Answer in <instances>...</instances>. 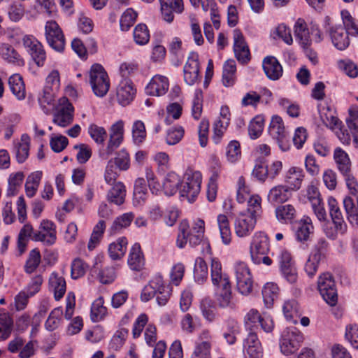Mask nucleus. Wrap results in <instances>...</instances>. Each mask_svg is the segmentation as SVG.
<instances>
[{
	"instance_id": "f257e3e1",
	"label": "nucleus",
	"mask_w": 358,
	"mask_h": 358,
	"mask_svg": "<svg viewBox=\"0 0 358 358\" xmlns=\"http://www.w3.org/2000/svg\"><path fill=\"white\" fill-rule=\"evenodd\" d=\"M204 231L205 224L202 220H196L191 229L187 220H182L178 227V234L176 240L177 246L183 248L189 242L191 246L194 247L203 243L210 250L209 243L203 241Z\"/></svg>"
},
{
	"instance_id": "f03ea898",
	"label": "nucleus",
	"mask_w": 358,
	"mask_h": 358,
	"mask_svg": "<svg viewBox=\"0 0 358 358\" xmlns=\"http://www.w3.org/2000/svg\"><path fill=\"white\" fill-rule=\"evenodd\" d=\"M171 292V287L164 283L161 275H157L145 286L141 292V299L143 301L147 302L155 296L158 305L163 306L169 300Z\"/></svg>"
},
{
	"instance_id": "7ed1b4c3",
	"label": "nucleus",
	"mask_w": 358,
	"mask_h": 358,
	"mask_svg": "<svg viewBox=\"0 0 358 358\" xmlns=\"http://www.w3.org/2000/svg\"><path fill=\"white\" fill-rule=\"evenodd\" d=\"M269 251V238L264 232L257 231L252 237L250 245V254L255 264L263 263L267 266L272 264L271 259L267 256Z\"/></svg>"
},
{
	"instance_id": "20e7f679",
	"label": "nucleus",
	"mask_w": 358,
	"mask_h": 358,
	"mask_svg": "<svg viewBox=\"0 0 358 358\" xmlns=\"http://www.w3.org/2000/svg\"><path fill=\"white\" fill-rule=\"evenodd\" d=\"M89 82L94 94L103 97L110 88V80L107 72L99 64H94L89 71Z\"/></svg>"
},
{
	"instance_id": "39448f33",
	"label": "nucleus",
	"mask_w": 358,
	"mask_h": 358,
	"mask_svg": "<svg viewBox=\"0 0 358 358\" xmlns=\"http://www.w3.org/2000/svg\"><path fill=\"white\" fill-rule=\"evenodd\" d=\"M345 122L349 129L348 130H342L341 127L338 128L340 131L337 133V136L340 141L346 145H349L351 138H353V142L355 145H358V106L354 105L348 109V116L345 119Z\"/></svg>"
},
{
	"instance_id": "423d86ee",
	"label": "nucleus",
	"mask_w": 358,
	"mask_h": 358,
	"mask_svg": "<svg viewBox=\"0 0 358 358\" xmlns=\"http://www.w3.org/2000/svg\"><path fill=\"white\" fill-rule=\"evenodd\" d=\"M324 29L333 45L340 50H343L350 45L349 34L342 24H334L329 17H325Z\"/></svg>"
},
{
	"instance_id": "0eeeda50",
	"label": "nucleus",
	"mask_w": 358,
	"mask_h": 358,
	"mask_svg": "<svg viewBox=\"0 0 358 358\" xmlns=\"http://www.w3.org/2000/svg\"><path fill=\"white\" fill-rule=\"evenodd\" d=\"M201 180L202 176L199 171L186 173L185 181L180 184L181 196L186 197L189 202L194 201L200 193Z\"/></svg>"
},
{
	"instance_id": "6e6552de",
	"label": "nucleus",
	"mask_w": 358,
	"mask_h": 358,
	"mask_svg": "<svg viewBox=\"0 0 358 358\" xmlns=\"http://www.w3.org/2000/svg\"><path fill=\"white\" fill-rule=\"evenodd\" d=\"M317 289L323 299L330 306L337 303L338 294L335 280L329 273L320 275L317 280Z\"/></svg>"
},
{
	"instance_id": "1a4fd4ad",
	"label": "nucleus",
	"mask_w": 358,
	"mask_h": 358,
	"mask_svg": "<svg viewBox=\"0 0 358 358\" xmlns=\"http://www.w3.org/2000/svg\"><path fill=\"white\" fill-rule=\"evenodd\" d=\"M303 341L302 334L296 328H287L281 335L280 348L282 354L289 355L296 352Z\"/></svg>"
},
{
	"instance_id": "9d476101",
	"label": "nucleus",
	"mask_w": 358,
	"mask_h": 358,
	"mask_svg": "<svg viewBox=\"0 0 358 358\" xmlns=\"http://www.w3.org/2000/svg\"><path fill=\"white\" fill-rule=\"evenodd\" d=\"M236 287L239 293L249 295L253 289V279L250 270L244 262H238L235 265Z\"/></svg>"
},
{
	"instance_id": "9b49d317",
	"label": "nucleus",
	"mask_w": 358,
	"mask_h": 358,
	"mask_svg": "<svg viewBox=\"0 0 358 358\" xmlns=\"http://www.w3.org/2000/svg\"><path fill=\"white\" fill-rule=\"evenodd\" d=\"M23 45L38 67L45 64L46 52L42 43L32 35H25L22 38Z\"/></svg>"
},
{
	"instance_id": "f8f14e48",
	"label": "nucleus",
	"mask_w": 358,
	"mask_h": 358,
	"mask_svg": "<svg viewBox=\"0 0 358 358\" xmlns=\"http://www.w3.org/2000/svg\"><path fill=\"white\" fill-rule=\"evenodd\" d=\"M213 337L209 329H204L198 334L191 358H211Z\"/></svg>"
},
{
	"instance_id": "ddd939ff",
	"label": "nucleus",
	"mask_w": 358,
	"mask_h": 358,
	"mask_svg": "<svg viewBox=\"0 0 358 358\" xmlns=\"http://www.w3.org/2000/svg\"><path fill=\"white\" fill-rule=\"evenodd\" d=\"M45 31L48 45L55 51L62 52L65 47V38L58 24L53 20L48 21Z\"/></svg>"
},
{
	"instance_id": "4468645a",
	"label": "nucleus",
	"mask_w": 358,
	"mask_h": 358,
	"mask_svg": "<svg viewBox=\"0 0 358 358\" xmlns=\"http://www.w3.org/2000/svg\"><path fill=\"white\" fill-rule=\"evenodd\" d=\"M57 110L53 118L55 124L62 127H66L72 122L73 107L66 97L63 96L59 99Z\"/></svg>"
},
{
	"instance_id": "2eb2a0df",
	"label": "nucleus",
	"mask_w": 358,
	"mask_h": 358,
	"mask_svg": "<svg viewBox=\"0 0 358 358\" xmlns=\"http://www.w3.org/2000/svg\"><path fill=\"white\" fill-rule=\"evenodd\" d=\"M32 239L35 241H41L47 246L55 244L57 240L55 223L48 220H43L40 224V231L34 234Z\"/></svg>"
},
{
	"instance_id": "dca6fc26",
	"label": "nucleus",
	"mask_w": 358,
	"mask_h": 358,
	"mask_svg": "<svg viewBox=\"0 0 358 358\" xmlns=\"http://www.w3.org/2000/svg\"><path fill=\"white\" fill-rule=\"evenodd\" d=\"M200 66L199 55L197 52H191L184 66V80L189 85L196 83L199 79Z\"/></svg>"
},
{
	"instance_id": "f3484780",
	"label": "nucleus",
	"mask_w": 358,
	"mask_h": 358,
	"mask_svg": "<svg viewBox=\"0 0 358 358\" xmlns=\"http://www.w3.org/2000/svg\"><path fill=\"white\" fill-rule=\"evenodd\" d=\"M257 219L247 214H241L234 221L236 235L240 238L247 237L254 230Z\"/></svg>"
},
{
	"instance_id": "a211bd4d",
	"label": "nucleus",
	"mask_w": 358,
	"mask_h": 358,
	"mask_svg": "<svg viewBox=\"0 0 358 358\" xmlns=\"http://www.w3.org/2000/svg\"><path fill=\"white\" fill-rule=\"evenodd\" d=\"M314 232V226L311 218L308 215L303 217L296 222L295 238L297 241L306 243L310 241V237Z\"/></svg>"
},
{
	"instance_id": "6ab92c4d",
	"label": "nucleus",
	"mask_w": 358,
	"mask_h": 358,
	"mask_svg": "<svg viewBox=\"0 0 358 358\" xmlns=\"http://www.w3.org/2000/svg\"><path fill=\"white\" fill-rule=\"evenodd\" d=\"M214 298L220 308L234 309L236 307L231 285L214 289Z\"/></svg>"
},
{
	"instance_id": "aec40b11",
	"label": "nucleus",
	"mask_w": 358,
	"mask_h": 358,
	"mask_svg": "<svg viewBox=\"0 0 358 358\" xmlns=\"http://www.w3.org/2000/svg\"><path fill=\"white\" fill-rule=\"evenodd\" d=\"M210 278L214 289L231 285L229 275L222 271V264L217 259H210Z\"/></svg>"
},
{
	"instance_id": "412c9836",
	"label": "nucleus",
	"mask_w": 358,
	"mask_h": 358,
	"mask_svg": "<svg viewBox=\"0 0 358 358\" xmlns=\"http://www.w3.org/2000/svg\"><path fill=\"white\" fill-rule=\"evenodd\" d=\"M163 19L169 23L173 21V13L180 14L184 10L183 0H159Z\"/></svg>"
},
{
	"instance_id": "4be33fe9",
	"label": "nucleus",
	"mask_w": 358,
	"mask_h": 358,
	"mask_svg": "<svg viewBox=\"0 0 358 358\" xmlns=\"http://www.w3.org/2000/svg\"><path fill=\"white\" fill-rule=\"evenodd\" d=\"M136 90L134 87L130 79H122L117 88V99L118 103L125 106L129 104L134 99Z\"/></svg>"
},
{
	"instance_id": "5701e85b",
	"label": "nucleus",
	"mask_w": 358,
	"mask_h": 358,
	"mask_svg": "<svg viewBox=\"0 0 358 358\" xmlns=\"http://www.w3.org/2000/svg\"><path fill=\"white\" fill-rule=\"evenodd\" d=\"M169 87V80L166 76L155 75L146 86L147 94L151 96H162L165 94Z\"/></svg>"
},
{
	"instance_id": "b1692460",
	"label": "nucleus",
	"mask_w": 358,
	"mask_h": 358,
	"mask_svg": "<svg viewBox=\"0 0 358 358\" xmlns=\"http://www.w3.org/2000/svg\"><path fill=\"white\" fill-rule=\"evenodd\" d=\"M268 133L273 138L278 141L279 146L282 150H287L288 148H284L281 144L286 137V131L282 119L280 116L275 115L272 117L268 127Z\"/></svg>"
},
{
	"instance_id": "393cba45",
	"label": "nucleus",
	"mask_w": 358,
	"mask_h": 358,
	"mask_svg": "<svg viewBox=\"0 0 358 358\" xmlns=\"http://www.w3.org/2000/svg\"><path fill=\"white\" fill-rule=\"evenodd\" d=\"M262 66L265 74L270 80H277L282 76V67L273 56L265 57Z\"/></svg>"
},
{
	"instance_id": "a878e982",
	"label": "nucleus",
	"mask_w": 358,
	"mask_h": 358,
	"mask_svg": "<svg viewBox=\"0 0 358 358\" xmlns=\"http://www.w3.org/2000/svg\"><path fill=\"white\" fill-rule=\"evenodd\" d=\"M292 192L285 185H278L268 192L267 199L272 204L286 202L292 196Z\"/></svg>"
},
{
	"instance_id": "bb28decb",
	"label": "nucleus",
	"mask_w": 358,
	"mask_h": 358,
	"mask_svg": "<svg viewBox=\"0 0 358 358\" xmlns=\"http://www.w3.org/2000/svg\"><path fill=\"white\" fill-rule=\"evenodd\" d=\"M0 56L7 63L22 66L24 61L17 51L10 44L0 43Z\"/></svg>"
},
{
	"instance_id": "cd10ccee",
	"label": "nucleus",
	"mask_w": 358,
	"mask_h": 358,
	"mask_svg": "<svg viewBox=\"0 0 358 358\" xmlns=\"http://www.w3.org/2000/svg\"><path fill=\"white\" fill-rule=\"evenodd\" d=\"M328 206L334 224L339 229L341 234H344L346 231V224L337 201L332 196L329 197Z\"/></svg>"
},
{
	"instance_id": "c85d7f7f",
	"label": "nucleus",
	"mask_w": 358,
	"mask_h": 358,
	"mask_svg": "<svg viewBox=\"0 0 358 358\" xmlns=\"http://www.w3.org/2000/svg\"><path fill=\"white\" fill-rule=\"evenodd\" d=\"M305 177L303 171L298 167H291L285 178V185L289 189L297 191L301 187L302 182Z\"/></svg>"
},
{
	"instance_id": "c756f323",
	"label": "nucleus",
	"mask_w": 358,
	"mask_h": 358,
	"mask_svg": "<svg viewBox=\"0 0 358 358\" xmlns=\"http://www.w3.org/2000/svg\"><path fill=\"white\" fill-rule=\"evenodd\" d=\"M128 265L133 271H139L143 269L145 264V259L139 243H134L130 249Z\"/></svg>"
},
{
	"instance_id": "7c9ffc66",
	"label": "nucleus",
	"mask_w": 358,
	"mask_h": 358,
	"mask_svg": "<svg viewBox=\"0 0 358 358\" xmlns=\"http://www.w3.org/2000/svg\"><path fill=\"white\" fill-rule=\"evenodd\" d=\"M343 206L349 222L353 226H358V201L355 197L346 196L343 199Z\"/></svg>"
},
{
	"instance_id": "2f4dec72",
	"label": "nucleus",
	"mask_w": 358,
	"mask_h": 358,
	"mask_svg": "<svg viewBox=\"0 0 358 358\" xmlns=\"http://www.w3.org/2000/svg\"><path fill=\"white\" fill-rule=\"evenodd\" d=\"M49 285L54 291L55 300H60L64 296L66 289L64 278L59 275V273L53 272L49 278Z\"/></svg>"
},
{
	"instance_id": "473e14b6",
	"label": "nucleus",
	"mask_w": 358,
	"mask_h": 358,
	"mask_svg": "<svg viewBox=\"0 0 358 358\" xmlns=\"http://www.w3.org/2000/svg\"><path fill=\"white\" fill-rule=\"evenodd\" d=\"M294 36L303 47L310 44V31L303 19L299 18L296 20L294 25Z\"/></svg>"
},
{
	"instance_id": "72a5a7b5",
	"label": "nucleus",
	"mask_w": 358,
	"mask_h": 358,
	"mask_svg": "<svg viewBox=\"0 0 358 358\" xmlns=\"http://www.w3.org/2000/svg\"><path fill=\"white\" fill-rule=\"evenodd\" d=\"M126 189L122 182H117L109 190L107 194V199L109 202L117 206L122 205L125 200Z\"/></svg>"
},
{
	"instance_id": "f704fd0d",
	"label": "nucleus",
	"mask_w": 358,
	"mask_h": 358,
	"mask_svg": "<svg viewBox=\"0 0 358 358\" xmlns=\"http://www.w3.org/2000/svg\"><path fill=\"white\" fill-rule=\"evenodd\" d=\"M128 244L125 237H120L109 245L108 254L113 260H117L122 258L127 251Z\"/></svg>"
},
{
	"instance_id": "c9c22d12",
	"label": "nucleus",
	"mask_w": 358,
	"mask_h": 358,
	"mask_svg": "<svg viewBox=\"0 0 358 358\" xmlns=\"http://www.w3.org/2000/svg\"><path fill=\"white\" fill-rule=\"evenodd\" d=\"M8 85L10 91L18 100H23L25 98V86L20 75L11 76L8 79Z\"/></svg>"
},
{
	"instance_id": "e433bc0d",
	"label": "nucleus",
	"mask_w": 358,
	"mask_h": 358,
	"mask_svg": "<svg viewBox=\"0 0 358 358\" xmlns=\"http://www.w3.org/2000/svg\"><path fill=\"white\" fill-rule=\"evenodd\" d=\"M236 65L234 59H228L223 65L222 83L225 87H231L235 83Z\"/></svg>"
},
{
	"instance_id": "4c0bfd02",
	"label": "nucleus",
	"mask_w": 358,
	"mask_h": 358,
	"mask_svg": "<svg viewBox=\"0 0 358 358\" xmlns=\"http://www.w3.org/2000/svg\"><path fill=\"white\" fill-rule=\"evenodd\" d=\"M181 184L180 176L174 172L169 173L164 178L163 182V190L166 195L173 196L178 190V187Z\"/></svg>"
},
{
	"instance_id": "58836bf2",
	"label": "nucleus",
	"mask_w": 358,
	"mask_h": 358,
	"mask_svg": "<svg viewBox=\"0 0 358 358\" xmlns=\"http://www.w3.org/2000/svg\"><path fill=\"white\" fill-rule=\"evenodd\" d=\"M134 217L135 215L131 212L125 213L116 217L108 230L110 234H115L122 229L128 227L131 224Z\"/></svg>"
},
{
	"instance_id": "ea45409f",
	"label": "nucleus",
	"mask_w": 358,
	"mask_h": 358,
	"mask_svg": "<svg viewBox=\"0 0 358 358\" xmlns=\"http://www.w3.org/2000/svg\"><path fill=\"white\" fill-rule=\"evenodd\" d=\"M279 294V288L277 284L274 282H267L262 289V297L264 303L267 308H271L273 305L274 301Z\"/></svg>"
},
{
	"instance_id": "a19ab883",
	"label": "nucleus",
	"mask_w": 358,
	"mask_h": 358,
	"mask_svg": "<svg viewBox=\"0 0 358 358\" xmlns=\"http://www.w3.org/2000/svg\"><path fill=\"white\" fill-rule=\"evenodd\" d=\"M29 137L26 134H23L21 136L20 142L15 145L14 149L16 159L20 164L23 163L29 156Z\"/></svg>"
},
{
	"instance_id": "79ce46f5",
	"label": "nucleus",
	"mask_w": 358,
	"mask_h": 358,
	"mask_svg": "<svg viewBox=\"0 0 358 358\" xmlns=\"http://www.w3.org/2000/svg\"><path fill=\"white\" fill-rule=\"evenodd\" d=\"M208 268L206 261L201 257H197L194 267V278L195 281L202 285L208 279Z\"/></svg>"
},
{
	"instance_id": "37998d69",
	"label": "nucleus",
	"mask_w": 358,
	"mask_h": 358,
	"mask_svg": "<svg viewBox=\"0 0 358 358\" xmlns=\"http://www.w3.org/2000/svg\"><path fill=\"white\" fill-rule=\"evenodd\" d=\"M217 220L222 243L229 245L231 241V231L228 217L225 215L220 214Z\"/></svg>"
},
{
	"instance_id": "c03bdc74",
	"label": "nucleus",
	"mask_w": 358,
	"mask_h": 358,
	"mask_svg": "<svg viewBox=\"0 0 358 358\" xmlns=\"http://www.w3.org/2000/svg\"><path fill=\"white\" fill-rule=\"evenodd\" d=\"M24 175L18 171L11 173L8 178V186L6 192L7 196H13L17 194L22 184Z\"/></svg>"
},
{
	"instance_id": "a18cd8bd",
	"label": "nucleus",
	"mask_w": 358,
	"mask_h": 358,
	"mask_svg": "<svg viewBox=\"0 0 358 358\" xmlns=\"http://www.w3.org/2000/svg\"><path fill=\"white\" fill-rule=\"evenodd\" d=\"M296 215V209L291 204L280 206L275 209L276 217L282 222H292L295 218Z\"/></svg>"
},
{
	"instance_id": "49530a36",
	"label": "nucleus",
	"mask_w": 358,
	"mask_h": 358,
	"mask_svg": "<svg viewBox=\"0 0 358 358\" xmlns=\"http://www.w3.org/2000/svg\"><path fill=\"white\" fill-rule=\"evenodd\" d=\"M63 310L61 307L54 308L45 322V328L49 331L57 329L62 322Z\"/></svg>"
},
{
	"instance_id": "de8ad7c7",
	"label": "nucleus",
	"mask_w": 358,
	"mask_h": 358,
	"mask_svg": "<svg viewBox=\"0 0 358 358\" xmlns=\"http://www.w3.org/2000/svg\"><path fill=\"white\" fill-rule=\"evenodd\" d=\"M239 331L240 327L238 322L234 320H228L223 332V337L228 344L233 345L236 342V336Z\"/></svg>"
},
{
	"instance_id": "09e8293b",
	"label": "nucleus",
	"mask_w": 358,
	"mask_h": 358,
	"mask_svg": "<svg viewBox=\"0 0 358 358\" xmlns=\"http://www.w3.org/2000/svg\"><path fill=\"white\" fill-rule=\"evenodd\" d=\"M104 301L102 296L96 299L92 304L90 317L92 322H97L103 319L107 314V308L103 306Z\"/></svg>"
},
{
	"instance_id": "8fccbe9b",
	"label": "nucleus",
	"mask_w": 358,
	"mask_h": 358,
	"mask_svg": "<svg viewBox=\"0 0 358 358\" xmlns=\"http://www.w3.org/2000/svg\"><path fill=\"white\" fill-rule=\"evenodd\" d=\"M34 233L32 226L29 224H24L20 229L17 238V249L20 255L23 254L26 250L28 238H33Z\"/></svg>"
},
{
	"instance_id": "3c124183",
	"label": "nucleus",
	"mask_w": 358,
	"mask_h": 358,
	"mask_svg": "<svg viewBox=\"0 0 358 358\" xmlns=\"http://www.w3.org/2000/svg\"><path fill=\"white\" fill-rule=\"evenodd\" d=\"M248 215L258 219L262 213V199L258 194L250 196L248 201Z\"/></svg>"
},
{
	"instance_id": "603ef678",
	"label": "nucleus",
	"mask_w": 358,
	"mask_h": 358,
	"mask_svg": "<svg viewBox=\"0 0 358 358\" xmlns=\"http://www.w3.org/2000/svg\"><path fill=\"white\" fill-rule=\"evenodd\" d=\"M55 94V92L43 88V94L38 97V103L45 114L50 113L54 108Z\"/></svg>"
},
{
	"instance_id": "864d4df0",
	"label": "nucleus",
	"mask_w": 358,
	"mask_h": 358,
	"mask_svg": "<svg viewBox=\"0 0 358 358\" xmlns=\"http://www.w3.org/2000/svg\"><path fill=\"white\" fill-rule=\"evenodd\" d=\"M134 40L136 44L145 45L150 40V32L146 24L141 23L137 24L134 29Z\"/></svg>"
},
{
	"instance_id": "5fc2aeb1",
	"label": "nucleus",
	"mask_w": 358,
	"mask_h": 358,
	"mask_svg": "<svg viewBox=\"0 0 358 358\" xmlns=\"http://www.w3.org/2000/svg\"><path fill=\"white\" fill-rule=\"evenodd\" d=\"M215 305L210 298H204L200 302V310L203 317L209 322L215 319Z\"/></svg>"
},
{
	"instance_id": "6e6d98bb",
	"label": "nucleus",
	"mask_w": 358,
	"mask_h": 358,
	"mask_svg": "<svg viewBox=\"0 0 358 358\" xmlns=\"http://www.w3.org/2000/svg\"><path fill=\"white\" fill-rule=\"evenodd\" d=\"M322 259V257H320V255L310 252L304 266L305 272L309 277L312 278L316 274L319 264Z\"/></svg>"
},
{
	"instance_id": "4d7b16f0",
	"label": "nucleus",
	"mask_w": 358,
	"mask_h": 358,
	"mask_svg": "<svg viewBox=\"0 0 358 358\" xmlns=\"http://www.w3.org/2000/svg\"><path fill=\"white\" fill-rule=\"evenodd\" d=\"M41 258L40 252L37 249L31 250L24 265L25 272L29 274L34 272L41 263Z\"/></svg>"
},
{
	"instance_id": "13d9d810",
	"label": "nucleus",
	"mask_w": 358,
	"mask_h": 358,
	"mask_svg": "<svg viewBox=\"0 0 358 358\" xmlns=\"http://www.w3.org/2000/svg\"><path fill=\"white\" fill-rule=\"evenodd\" d=\"M341 14L345 30L350 35H357L358 34V27L350 12L347 10H343Z\"/></svg>"
},
{
	"instance_id": "bf43d9fd",
	"label": "nucleus",
	"mask_w": 358,
	"mask_h": 358,
	"mask_svg": "<svg viewBox=\"0 0 358 358\" xmlns=\"http://www.w3.org/2000/svg\"><path fill=\"white\" fill-rule=\"evenodd\" d=\"M241 156V145L238 141H231L226 148V157L231 163L238 161Z\"/></svg>"
},
{
	"instance_id": "052dcab7",
	"label": "nucleus",
	"mask_w": 358,
	"mask_h": 358,
	"mask_svg": "<svg viewBox=\"0 0 358 358\" xmlns=\"http://www.w3.org/2000/svg\"><path fill=\"white\" fill-rule=\"evenodd\" d=\"M264 120L262 116H256L250 122L248 134L252 139H256L262 134L264 129Z\"/></svg>"
},
{
	"instance_id": "680f3d73",
	"label": "nucleus",
	"mask_w": 358,
	"mask_h": 358,
	"mask_svg": "<svg viewBox=\"0 0 358 358\" xmlns=\"http://www.w3.org/2000/svg\"><path fill=\"white\" fill-rule=\"evenodd\" d=\"M137 18V13L132 8L127 9L121 16L120 20V28L122 31H128L134 24Z\"/></svg>"
},
{
	"instance_id": "e2e57ef3",
	"label": "nucleus",
	"mask_w": 358,
	"mask_h": 358,
	"mask_svg": "<svg viewBox=\"0 0 358 358\" xmlns=\"http://www.w3.org/2000/svg\"><path fill=\"white\" fill-rule=\"evenodd\" d=\"M185 130L181 126H176L168 130L166 142L167 144L173 145L178 143L182 138Z\"/></svg>"
},
{
	"instance_id": "0e129e2a",
	"label": "nucleus",
	"mask_w": 358,
	"mask_h": 358,
	"mask_svg": "<svg viewBox=\"0 0 358 358\" xmlns=\"http://www.w3.org/2000/svg\"><path fill=\"white\" fill-rule=\"evenodd\" d=\"M88 133L90 137L97 143L103 144L107 138L106 129L96 124H92L89 127Z\"/></svg>"
},
{
	"instance_id": "69168bd1",
	"label": "nucleus",
	"mask_w": 358,
	"mask_h": 358,
	"mask_svg": "<svg viewBox=\"0 0 358 358\" xmlns=\"http://www.w3.org/2000/svg\"><path fill=\"white\" fill-rule=\"evenodd\" d=\"M203 110V93L201 90H196L192 101V115L195 120H199Z\"/></svg>"
},
{
	"instance_id": "338daca9",
	"label": "nucleus",
	"mask_w": 358,
	"mask_h": 358,
	"mask_svg": "<svg viewBox=\"0 0 358 358\" xmlns=\"http://www.w3.org/2000/svg\"><path fill=\"white\" fill-rule=\"evenodd\" d=\"M133 140L136 144L142 143L146 137V131L144 123L141 120L134 122L132 127Z\"/></svg>"
},
{
	"instance_id": "774afa93",
	"label": "nucleus",
	"mask_w": 358,
	"mask_h": 358,
	"mask_svg": "<svg viewBox=\"0 0 358 358\" xmlns=\"http://www.w3.org/2000/svg\"><path fill=\"white\" fill-rule=\"evenodd\" d=\"M88 268L87 264L81 259L76 258L71 263V275L73 279L83 276Z\"/></svg>"
}]
</instances>
